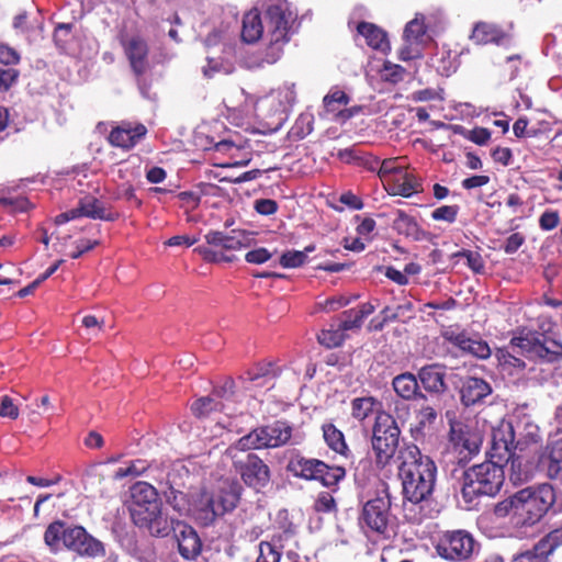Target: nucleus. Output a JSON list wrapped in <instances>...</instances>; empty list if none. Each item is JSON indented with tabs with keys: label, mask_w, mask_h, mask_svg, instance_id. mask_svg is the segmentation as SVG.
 <instances>
[{
	"label": "nucleus",
	"mask_w": 562,
	"mask_h": 562,
	"mask_svg": "<svg viewBox=\"0 0 562 562\" xmlns=\"http://www.w3.org/2000/svg\"><path fill=\"white\" fill-rule=\"evenodd\" d=\"M262 12L248 11L243 18L241 38L255 43L262 36L268 41L260 60L254 66L272 65L280 59L283 47L296 31V14L288 0H266Z\"/></svg>",
	"instance_id": "1"
},
{
	"label": "nucleus",
	"mask_w": 562,
	"mask_h": 562,
	"mask_svg": "<svg viewBox=\"0 0 562 562\" xmlns=\"http://www.w3.org/2000/svg\"><path fill=\"white\" fill-rule=\"evenodd\" d=\"M396 461L404 497L413 504L428 499L437 476L434 460L423 454L416 445L408 443L402 446Z\"/></svg>",
	"instance_id": "2"
},
{
	"label": "nucleus",
	"mask_w": 562,
	"mask_h": 562,
	"mask_svg": "<svg viewBox=\"0 0 562 562\" xmlns=\"http://www.w3.org/2000/svg\"><path fill=\"white\" fill-rule=\"evenodd\" d=\"M241 493L238 482L226 480L215 492L205 488L191 492L190 512L202 526L212 525L215 519L236 508Z\"/></svg>",
	"instance_id": "3"
},
{
	"label": "nucleus",
	"mask_w": 562,
	"mask_h": 562,
	"mask_svg": "<svg viewBox=\"0 0 562 562\" xmlns=\"http://www.w3.org/2000/svg\"><path fill=\"white\" fill-rule=\"evenodd\" d=\"M540 439L538 425L529 418H519L515 423L503 420L492 430L490 456L503 461L510 458L512 449L524 451Z\"/></svg>",
	"instance_id": "4"
},
{
	"label": "nucleus",
	"mask_w": 562,
	"mask_h": 562,
	"mask_svg": "<svg viewBox=\"0 0 562 562\" xmlns=\"http://www.w3.org/2000/svg\"><path fill=\"white\" fill-rule=\"evenodd\" d=\"M492 460L475 464L462 472L461 495L471 508L480 496H495L502 488L505 472L501 460Z\"/></svg>",
	"instance_id": "5"
},
{
	"label": "nucleus",
	"mask_w": 562,
	"mask_h": 562,
	"mask_svg": "<svg viewBox=\"0 0 562 562\" xmlns=\"http://www.w3.org/2000/svg\"><path fill=\"white\" fill-rule=\"evenodd\" d=\"M518 524L532 526L537 524L555 502V493L548 483L529 486L516 492Z\"/></svg>",
	"instance_id": "6"
},
{
	"label": "nucleus",
	"mask_w": 562,
	"mask_h": 562,
	"mask_svg": "<svg viewBox=\"0 0 562 562\" xmlns=\"http://www.w3.org/2000/svg\"><path fill=\"white\" fill-rule=\"evenodd\" d=\"M401 429L387 413H379L372 428L371 446L379 468L390 464L400 447Z\"/></svg>",
	"instance_id": "7"
},
{
	"label": "nucleus",
	"mask_w": 562,
	"mask_h": 562,
	"mask_svg": "<svg viewBox=\"0 0 562 562\" xmlns=\"http://www.w3.org/2000/svg\"><path fill=\"white\" fill-rule=\"evenodd\" d=\"M293 432V427L284 420H276L272 424L258 427L238 439L229 451H247L267 448H278L286 445Z\"/></svg>",
	"instance_id": "8"
},
{
	"label": "nucleus",
	"mask_w": 562,
	"mask_h": 562,
	"mask_svg": "<svg viewBox=\"0 0 562 562\" xmlns=\"http://www.w3.org/2000/svg\"><path fill=\"white\" fill-rule=\"evenodd\" d=\"M510 348L516 353L541 362L552 363L562 360V342L541 333H528L514 337Z\"/></svg>",
	"instance_id": "9"
},
{
	"label": "nucleus",
	"mask_w": 562,
	"mask_h": 562,
	"mask_svg": "<svg viewBox=\"0 0 562 562\" xmlns=\"http://www.w3.org/2000/svg\"><path fill=\"white\" fill-rule=\"evenodd\" d=\"M288 470L296 477L316 480L327 487L336 485L346 475V471L341 467H329L318 459L305 458L300 454L290 459Z\"/></svg>",
	"instance_id": "10"
},
{
	"label": "nucleus",
	"mask_w": 562,
	"mask_h": 562,
	"mask_svg": "<svg viewBox=\"0 0 562 562\" xmlns=\"http://www.w3.org/2000/svg\"><path fill=\"white\" fill-rule=\"evenodd\" d=\"M480 550V544L467 530H448L438 539L436 551L445 560L465 562Z\"/></svg>",
	"instance_id": "11"
},
{
	"label": "nucleus",
	"mask_w": 562,
	"mask_h": 562,
	"mask_svg": "<svg viewBox=\"0 0 562 562\" xmlns=\"http://www.w3.org/2000/svg\"><path fill=\"white\" fill-rule=\"evenodd\" d=\"M233 458L236 472L248 487L259 492L269 484L270 469L256 453L250 452L241 458L233 456Z\"/></svg>",
	"instance_id": "12"
},
{
	"label": "nucleus",
	"mask_w": 562,
	"mask_h": 562,
	"mask_svg": "<svg viewBox=\"0 0 562 562\" xmlns=\"http://www.w3.org/2000/svg\"><path fill=\"white\" fill-rule=\"evenodd\" d=\"M65 550L91 559L102 558L106 553L104 544L99 539L90 535L85 527L74 524L69 526Z\"/></svg>",
	"instance_id": "13"
},
{
	"label": "nucleus",
	"mask_w": 562,
	"mask_h": 562,
	"mask_svg": "<svg viewBox=\"0 0 562 562\" xmlns=\"http://www.w3.org/2000/svg\"><path fill=\"white\" fill-rule=\"evenodd\" d=\"M391 501L386 490H382L362 508L361 521L372 531L384 533L387 529Z\"/></svg>",
	"instance_id": "14"
},
{
	"label": "nucleus",
	"mask_w": 562,
	"mask_h": 562,
	"mask_svg": "<svg viewBox=\"0 0 562 562\" xmlns=\"http://www.w3.org/2000/svg\"><path fill=\"white\" fill-rule=\"evenodd\" d=\"M172 533L178 552L184 560L196 559L202 551V541L196 530L182 520L172 519Z\"/></svg>",
	"instance_id": "15"
},
{
	"label": "nucleus",
	"mask_w": 562,
	"mask_h": 562,
	"mask_svg": "<svg viewBox=\"0 0 562 562\" xmlns=\"http://www.w3.org/2000/svg\"><path fill=\"white\" fill-rule=\"evenodd\" d=\"M204 238L210 246L222 249V251L248 248L254 241L252 233L243 229H232L228 233L211 231Z\"/></svg>",
	"instance_id": "16"
},
{
	"label": "nucleus",
	"mask_w": 562,
	"mask_h": 562,
	"mask_svg": "<svg viewBox=\"0 0 562 562\" xmlns=\"http://www.w3.org/2000/svg\"><path fill=\"white\" fill-rule=\"evenodd\" d=\"M132 518L136 526L146 528L155 537H167L172 531V520L162 515L160 505H154L150 512L143 513L142 508L132 512Z\"/></svg>",
	"instance_id": "17"
},
{
	"label": "nucleus",
	"mask_w": 562,
	"mask_h": 562,
	"mask_svg": "<svg viewBox=\"0 0 562 562\" xmlns=\"http://www.w3.org/2000/svg\"><path fill=\"white\" fill-rule=\"evenodd\" d=\"M125 55L130 61L132 70L137 75H143L149 68L148 45L139 36H132L123 41Z\"/></svg>",
	"instance_id": "18"
},
{
	"label": "nucleus",
	"mask_w": 562,
	"mask_h": 562,
	"mask_svg": "<svg viewBox=\"0 0 562 562\" xmlns=\"http://www.w3.org/2000/svg\"><path fill=\"white\" fill-rule=\"evenodd\" d=\"M417 376L420 386L431 395L439 396L448 390V385L445 381V368L438 363L422 367L417 372Z\"/></svg>",
	"instance_id": "19"
},
{
	"label": "nucleus",
	"mask_w": 562,
	"mask_h": 562,
	"mask_svg": "<svg viewBox=\"0 0 562 562\" xmlns=\"http://www.w3.org/2000/svg\"><path fill=\"white\" fill-rule=\"evenodd\" d=\"M450 440L454 449L460 454L459 462L475 456L479 452L482 442L477 434L468 429H457L454 427L451 428Z\"/></svg>",
	"instance_id": "20"
},
{
	"label": "nucleus",
	"mask_w": 562,
	"mask_h": 562,
	"mask_svg": "<svg viewBox=\"0 0 562 562\" xmlns=\"http://www.w3.org/2000/svg\"><path fill=\"white\" fill-rule=\"evenodd\" d=\"M446 338L461 351L480 359L491 356V348L486 341L469 336L465 333H449Z\"/></svg>",
	"instance_id": "21"
},
{
	"label": "nucleus",
	"mask_w": 562,
	"mask_h": 562,
	"mask_svg": "<svg viewBox=\"0 0 562 562\" xmlns=\"http://www.w3.org/2000/svg\"><path fill=\"white\" fill-rule=\"evenodd\" d=\"M392 386L398 397L404 401H426L427 396L420 390L418 376L404 372L393 378Z\"/></svg>",
	"instance_id": "22"
},
{
	"label": "nucleus",
	"mask_w": 562,
	"mask_h": 562,
	"mask_svg": "<svg viewBox=\"0 0 562 562\" xmlns=\"http://www.w3.org/2000/svg\"><path fill=\"white\" fill-rule=\"evenodd\" d=\"M492 393L491 384L481 378L467 376L461 385V401L465 406L482 402Z\"/></svg>",
	"instance_id": "23"
},
{
	"label": "nucleus",
	"mask_w": 562,
	"mask_h": 562,
	"mask_svg": "<svg viewBox=\"0 0 562 562\" xmlns=\"http://www.w3.org/2000/svg\"><path fill=\"white\" fill-rule=\"evenodd\" d=\"M70 524L56 519L46 527L43 541L52 554H58L65 550Z\"/></svg>",
	"instance_id": "24"
},
{
	"label": "nucleus",
	"mask_w": 562,
	"mask_h": 562,
	"mask_svg": "<svg viewBox=\"0 0 562 562\" xmlns=\"http://www.w3.org/2000/svg\"><path fill=\"white\" fill-rule=\"evenodd\" d=\"M471 40L479 45L494 43L496 45L508 46L512 43L509 34L505 33L498 26L486 22L475 24Z\"/></svg>",
	"instance_id": "25"
},
{
	"label": "nucleus",
	"mask_w": 562,
	"mask_h": 562,
	"mask_svg": "<svg viewBox=\"0 0 562 562\" xmlns=\"http://www.w3.org/2000/svg\"><path fill=\"white\" fill-rule=\"evenodd\" d=\"M146 132V127L142 124L134 127L130 125L119 126L110 133L109 140L113 146L132 148L145 136Z\"/></svg>",
	"instance_id": "26"
},
{
	"label": "nucleus",
	"mask_w": 562,
	"mask_h": 562,
	"mask_svg": "<svg viewBox=\"0 0 562 562\" xmlns=\"http://www.w3.org/2000/svg\"><path fill=\"white\" fill-rule=\"evenodd\" d=\"M392 227L397 234L416 241L423 240L425 237V232L419 227L417 221L402 210L396 211Z\"/></svg>",
	"instance_id": "27"
},
{
	"label": "nucleus",
	"mask_w": 562,
	"mask_h": 562,
	"mask_svg": "<svg viewBox=\"0 0 562 562\" xmlns=\"http://www.w3.org/2000/svg\"><path fill=\"white\" fill-rule=\"evenodd\" d=\"M132 497L134 501L132 512L142 508L143 513H147L151 510L154 505H159L156 490L145 482H138L133 486Z\"/></svg>",
	"instance_id": "28"
},
{
	"label": "nucleus",
	"mask_w": 562,
	"mask_h": 562,
	"mask_svg": "<svg viewBox=\"0 0 562 562\" xmlns=\"http://www.w3.org/2000/svg\"><path fill=\"white\" fill-rule=\"evenodd\" d=\"M358 32L361 34L367 44L378 50L386 53L390 50V43L387 41L386 34L383 30L378 27L372 23L361 22L358 25Z\"/></svg>",
	"instance_id": "29"
},
{
	"label": "nucleus",
	"mask_w": 562,
	"mask_h": 562,
	"mask_svg": "<svg viewBox=\"0 0 562 562\" xmlns=\"http://www.w3.org/2000/svg\"><path fill=\"white\" fill-rule=\"evenodd\" d=\"M387 191L393 195H402L404 198H409L414 193L419 191L420 183L418 180L409 173L406 169L395 179H393L392 183L389 186Z\"/></svg>",
	"instance_id": "30"
},
{
	"label": "nucleus",
	"mask_w": 562,
	"mask_h": 562,
	"mask_svg": "<svg viewBox=\"0 0 562 562\" xmlns=\"http://www.w3.org/2000/svg\"><path fill=\"white\" fill-rule=\"evenodd\" d=\"M83 217L102 221H114L116 216L106 212L103 203L93 195H86L79 200Z\"/></svg>",
	"instance_id": "31"
},
{
	"label": "nucleus",
	"mask_w": 562,
	"mask_h": 562,
	"mask_svg": "<svg viewBox=\"0 0 562 562\" xmlns=\"http://www.w3.org/2000/svg\"><path fill=\"white\" fill-rule=\"evenodd\" d=\"M279 369L272 363H267L256 368L254 371L247 372V380L256 387L270 389L273 386V381L279 375Z\"/></svg>",
	"instance_id": "32"
},
{
	"label": "nucleus",
	"mask_w": 562,
	"mask_h": 562,
	"mask_svg": "<svg viewBox=\"0 0 562 562\" xmlns=\"http://www.w3.org/2000/svg\"><path fill=\"white\" fill-rule=\"evenodd\" d=\"M322 430L326 445L335 452L346 456L349 449L344 434L333 424H324Z\"/></svg>",
	"instance_id": "33"
},
{
	"label": "nucleus",
	"mask_w": 562,
	"mask_h": 562,
	"mask_svg": "<svg viewBox=\"0 0 562 562\" xmlns=\"http://www.w3.org/2000/svg\"><path fill=\"white\" fill-rule=\"evenodd\" d=\"M166 502L180 515H188L190 512L191 494L187 496L183 492L168 485L162 490Z\"/></svg>",
	"instance_id": "34"
},
{
	"label": "nucleus",
	"mask_w": 562,
	"mask_h": 562,
	"mask_svg": "<svg viewBox=\"0 0 562 562\" xmlns=\"http://www.w3.org/2000/svg\"><path fill=\"white\" fill-rule=\"evenodd\" d=\"M516 450L517 449H512L510 458L503 460V462L510 463V480L514 483L528 480L532 473V468L528 464H524L522 457L517 454Z\"/></svg>",
	"instance_id": "35"
},
{
	"label": "nucleus",
	"mask_w": 562,
	"mask_h": 562,
	"mask_svg": "<svg viewBox=\"0 0 562 562\" xmlns=\"http://www.w3.org/2000/svg\"><path fill=\"white\" fill-rule=\"evenodd\" d=\"M426 35V26L423 15L409 21L404 30V41L409 45H419Z\"/></svg>",
	"instance_id": "36"
},
{
	"label": "nucleus",
	"mask_w": 562,
	"mask_h": 562,
	"mask_svg": "<svg viewBox=\"0 0 562 562\" xmlns=\"http://www.w3.org/2000/svg\"><path fill=\"white\" fill-rule=\"evenodd\" d=\"M494 515L497 517V518H505V517H509L510 518V522L514 525V526H520L518 524V507H517V498H516V493L501 502H498L495 506H494Z\"/></svg>",
	"instance_id": "37"
},
{
	"label": "nucleus",
	"mask_w": 562,
	"mask_h": 562,
	"mask_svg": "<svg viewBox=\"0 0 562 562\" xmlns=\"http://www.w3.org/2000/svg\"><path fill=\"white\" fill-rule=\"evenodd\" d=\"M224 409L225 404L221 401H216L212 395L200 397L191 406V411L196 417H205L212 412H222Z\"/></svg>",
	"instance_id": "38"
},
{
	"label": "nucleus",
	"mask_w": 562,
	"mask_h": 562,
	"mask_svg": "<svg viewBox=\"0 0 562 562\" xmlns=\"http://www.w3.org/2000/svg\"><path fill=\"white\" fill-rule=\"evenodd\" d=\"M378 404L371 396L357 397L351 402V415L358 420H363L373 413Z\"/></svg>",
	"instance_id": "39"
},
{
	"label": "nucleus",
	"mask_w": 562,
	"mask_h": 562,
	"mask_svg": "<svg viewBox=\"0 0 562 562\" xmlns=\"http://www.w3.org/2000/svg\"><path fill=\"white\" fill-rule=\"evenodd\" d=\"M404 170L405 168L397 164V159H385L382 161L378 175L386 186H390L393 179L398 178Z\"/></svg>",
	"instance_id": "40"
},
{
	"label": "nucleus",
	"mask_w": 562,
	"mask_h": 562,
	"mask_svg": "<svg viewBox=\"0 0 562 562\" xmlns=\"http://www.w3.org/2000/svg\"><path fill=\"white\" fill-rule=\"evenodd\" d=\"M542 462L547 464L550 477H557L562 473V445H555Z\"/></svg>",
	"instance_id": "41"
},
{
	"label": "nucleus",
	"mask_w": 562,
	"mask_h": 562,
	"mask_svg": "<svg viewBox=\"0 0 562 562\" xmlns=\"http://www.w3.org/2000/svg\"><path fill=\"white\" fill-rule=\"evenodd\" d=\"M550 553L538 541L531 549L519 553L515 558V562H547Z\"/></svg>",
	"instance_id": "42"
},
{
	"label": "nucleus",
	"mask_w": 562,
	"mask_h": 562,
	"mask_svg": "<svg viewBox=\"0 0 562 562\" xmlns=\"http://www.w3.org/2000/svg\"><path fill=\"white\" fill-rule=\"evenodd\" d=\"M345 340V331L337 325L335 329L322 330L318 335V341L327 348H335Z\"/></svg>",
	"instance_id": "43"
},
{
	"label": "nucleus",
	"mask_w": 562,
	"mask_h": 562,
	"mask_svg": "<svg viewBox=\"0 0 562 562\" xmlns=\"http://www.w3.org/2000/svg\"><path fill=\"white\" fill-rule=\"evenodd\" d=\"M381 78L390 83H398L404 80L405 69L396 64H392L391 61H385L383 68L380 71Z\"/></svg>",
	"instance_id": "44"
},
{
	"label": "nucleus",
	"mask_w": 562,
	"mask_h": 562,
	"mask_svg": "<svg viewBox=\"0 0 562 562\" xmlns=\"http://www.w3.org/2000/svg\"><path fill=\"white\" fill-rule=\"evenodd\" d=\"M195 251H198L203 257V259L209 262H231L235 259V256L225 255L224 251H222V249L217 250L205 246H200L195 248Z\"/></svg>",
	"instance_id": "45"
},
{
	"label": "nucleus",
	"mask_w": 562,
	"mask_h": 562,
	"mask_svg": "<svg viewBox=\"0 0 562 562\" xmlns=\"http://www.w3.org/2000/svg\"><path fill=\"white\" fill-rule=\"evenodd\" d=\"M349 103V97L340 90H335L324 98V105L327 111L336 112L339 106L347 105Z\"/></svg>",
	"instance_id": "46"
},
{
	"label": "nucleus",
	"mask_w": 562,
	"mask_h": 562,
	"mask_svg": "<svg viewBox=\"0 0 562 562\" xmlns=\"http://www.w3.org/2000/svg\"><path fill=\"white\" fill-rule=\"evenodd\" d=\"M453 256L467 258V265L473 272L482 273L484 271V260L479 252L463 249Z\"/></svg>",
	"instance_id": "47"
},
{
	"label": "nucleus",
	"mask_w": 562,
	"mask_h": 562,
	"mask_svg": "<svg viewBox=\"0 0 562 562\" xmlns=\"http://www.w3.org/2000/svg\"><path fill=\"white\" fill-rule=\"evenodd\" d=\"M281 552L277 550V547L268 541L259 543V557L256 562H280Z\"/></svg>",
	"instance_id": "48"
},
{
	"label": "nucleus",
	"mask_w": 562,
	"mask_h": 562,
	"mask_svg": "<svg viewBox=\"0 0 562 562\" xmlns=\"http://www.w3.org/2000/svg\"><path fill=\"white\" fill-rule=\"evenodd\" d=\"M306 262V252L300 250L285 251L280 258L283 268H297Z\"/></svg>",
	"instance_id": "49"
},
{
	"label": "nucleus",
	"mask_w": 562,
	"mask_h": 562,
	"mask_svg": "<svg viewBox=\"0 0 562 562\" xmlns=\"http://www.w3.org/2000/svg\"><path fill=\"white\" fill-rule=\"evenodd\" d=\"M363 323V318L356 310H349L344 312L342 318L339 322V327L346 331L351 329L360 328Z\"/></svg>",
	"instance_id": "50"
},
{
	"label": "nucleus",
	"mask_w": 562,
	"mask_h": 562,
	"mask_svg": "<svg viewBox=\"0 0 562 562\" xmlns=\"http://www.w3.org/2000/svg\"><path fill=\"white\" fill-rule=\"evenodd\" d=\"M0 205L11 212H25L31 207V203L24 196L0 198Z\"/></svg>",
	"instance_id": "51"
},
{
	"label": "nucleus",
	"mask_w": 562,
	"mask_h": 562,
	"mask_svg": "<svg viewBox=\"0 0 562 562\" xmlns=\"http://www.w3.org/2000/svg\"><path fill=\"white\" fill-rule=\"evenodd\" d=\"M458 212V205H442L431 213V217L435 221H445L448 223H453L457 218Z\"/></svg>",
	"instance_id": "52"
},
{
	"label": "nucleus",
	"mask_w": 562,
	"mask_h": 562,
	"mask_svg": "<svg viewBox=\"0 0 562 562\" xmlns=\"http://www.w3.org/2000/svg\"><path fill=\"white\" fill-rule=\"evenodd\" d=\"M550 554L562 544V527L557 528L549 532L546 537L539 540Z\"/></svg>",
	"instance_id": "53"
},
{
	"label": "nucleus",
	"mask_w": 562,
	"mask_h": 562,
	"mask_svg": "<svg viewBox=\"0 0 562 562\" xmlns=\"http://www.w3.org/2000/svg\"><path fill=\"white\" fill-rule=\"evenodd\" d=\"M438 416V411L434 406H422L417 413L418 425L423 428L430 426L435 423Z\"/></svg>",
	"instance_id": "54"
},
{
	"label": "nucleus",
	"mask_w": 562,
	"mask_h": 562,
	"mask_svg": "<svg viewBox=\"0 0 562 562\" xmlns=\"http://www.w3.org/2000/svg\"><path fill=\"white\" fill-rule=\"evenodd\" d=\"M235 383L233 380H226L223 385L215 387L212 396L216 398V401H229L234 396Z\"/></svg>",
	"instance_id": "55"
},
{
	"label": "nucleus",
	"mask_w": 562,
	"mask_h": 562,
	"mask_svg": "<svg viewBox=\"0 0 562 562\" xmlns=\"http://www.w3.org/2000/svg\"><path fill=\"white\" fill-rule=\"evenodd\" d=\"M19 70L14 68H0V91L9 90L19 78Z\"/></svg>",
	"instance_id": "56"
},
{
	"label": "nucleus",
	"mask_w": 562,
	"mask_h": 562,
	"mask_svg": "<svg viewBox=\"0 0 562 562\" xmlns=\"http://www.w3.org/2000/svg\"><path fill=\"white\" fill-rule=\"evenodd\" d=\"M145 470V467L142 461H133L128 467L120 468L116 470L114 476L115 479H123L126 476H138Z\"/></svg>",
	"instance_id": "57"
},
{
	"label": "nucleus",
	"mask_w": 562,
	"mask_h": 562,
	"mask_svg": "<svg viewBox=\"0 0 562 562\" xmlns=\"http://www.w3.org/2000/svg\"><path fill=\"white\" fill-rule=\"evenodd\" d=\"M0 416L15 419L19 416V408L9 396H2L0 403Z\"/></svg>",
	"instance_id": "58"
},
{
	"label": "nucleus",
	"mask_w": 562,
	"mask_h": 562,
	"mask_svg": "<svg viewBox=\"0 0 562 562\" xmlns=\"http://www.w3.org/2000/svg\"><path fill=\"white\" fill-rule=\"evenodd\" d=\"M467 138L476 145L483 146L490 140L491 132L485 127H475L469 132Z\"/></svg>",
	"instance_id": "59"
},
{
	"label": "nucleus",
	"mask_w": 562,
	"mask_h": 562,
	"mask_svg": "<svg viewBox=\"0 0 562 562\" xmlns=\"http://www.w3.org/2000/svg\"><path fill=\"white\" fill-rule=\"evenodd\" d=\"M271 258V254L266 248H257L248 251L245 259L249 263L261 265L267 262Z\"/></svg>",
	"instance_id": "60"
},
{
	"label": "nucleus",
	"mask_w": 562,
	"mask_h": 562,
	"mask_svg": "<svg viewBox=\"0 0 562 562\" xmlns=\"http://www.w3.org/2000/svg\"><path fill=\"white\" fill-rule=\"evenodd\" d=\"M20 61V55L13 48L7 45H0V63L3 65H16Z\"/></svg>",
	"instance_id": "61"
},
{
	"label": "nucleus",
	"mask_w": 562,
	"mask_h": 562,
	"mask_svg": "<svg viewBox=\"0 0 562 562\" xmlns=\"http://www.w3.org/2000/svg\"><path fill=\"white\" fill-rule=\"evenodd\" d=\"M76 250L70 254L72 259H77L81 257L85 252L92 250L95 246L99 245V240H90L86 238L78 239L76 243Z\"/></svg>",
	"instance_id": "62"
},
{
	"label": "nucleus",
	"mask_w": 562,
	"mask_h": 562,
	"mask_svg": "<svg viewBox=\"0 0 562 562\" xmlns=\"http://www.w3.org/2000/svg\"><path fill=\"white\" fill-rule=\"evenodd\" d=\"M317 512L329 513L335 508V499L331 494L324 492L321 493L315 502Z\"/></svg>",
	"instance_id": "63"
},
{
	"label": "nucleus",
	"mask_w": 562,
	"mask_h": 562,
	"mask_svg": "<svg viewBox=\"0 0 562 562\" xmlns=\"http://www.w3.org/2000/svg\"><path fill=\"white\" fill-rule=\"evenodd\" d=\"M255 210L261 215H272L278 210V204L271 199H260L255 201Z\"/></svg>",
	"instance_id": "64"
}]
</instances>
